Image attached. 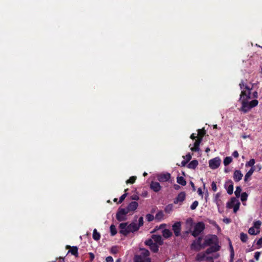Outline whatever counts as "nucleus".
<instances>
[{
    "instance_id": "obj_51",
    "label": "nucleus",
    "mask_w": 262,
    "mask_h": 262,
    "mask_svg": "<svg viewBox=\"0 0 262 262\" xmlns=\"http://www.w3.org/2000/svg\"><path fill=\"white\" fill-rule=\"evenodd\" d=\"M89 255H90V258L91 260V261L93 260V259L95 258L94 254L93 253L90 252V253H89Z\"/></svg>"
},
{
    "instance_id": "obj_38",
    "label": "nucleus",
    "mask_w": 262,
    "mask_h": 262,
    "mask_svg": "<svg viewBox=\"0 0 262 262\" xmlns=\"http://www.w3.org/2000/svg\"><path fill=\"white\" fill-rule=\"evenodd\" d=\"M199 205V203L197 201H195L193 202V203L190 206V208L191 210H194L196 209L197 206Z\"/></svg>"
},
{
    "instance_id": "obj_13",
    "label": "nucleus",
    "mask_w": 262,
    "mask_h": 262,
    "mask_svg": "<svg viewBox=\"0 0 262 262\" xmlns=\"http://www.w3.org/2000/svg\"><path fill=\"white\" fill-rule=\"evenodd\" d=\"M150 188L155 192H159L161 189V186L159 182L152 181L150 185Z\"/></svg>"
},
{
    "instance_id": "obj_56",
    "label": "nucleus",
    "mask_w": 262,
    "mask_h": 262,
    "mask_svg": "<svg viewBox=\"0 0 262 262\" xmlns=\"http://www.w3.org/2000/svg\"><path fill=\"white\" fill-rule=\"evenodd\" d=\"M253 97L254 98H257L258 97V94L256 91H255L252 94Z\"/></svg>"
},
{
    "instance_id": "obj_39",
    "label": "nucleus",
    "mask_w": 262,
    "mask_h": 262,
    "mask_svg": "<svg viewBox=\"0 0 262 262\" xmlns=\"http://www.w3.org/2000/svg\"><path fill=\"white\" fill-rule=\"evenodd\" d=\"M136 180V177L132 176L128 180H127L126 181V183L133 184L135 182Z\"/></svg>"
},
{
    "instance_id": "obj_32",
    "label": "nucleus",
    "mask_w": 262,
    "mask_h": 262,
    "mask_svg": "<svg viewBox=\"0 0 262 262\" xmlns=\"http://www.w3.org/2000/svg\"><path fill=\"white\" fill-rule=\"evenodd\" d=\"M110 232L112 236H114L117 233V230L114 225L112 224L110 226Z\"/></svg>"
},
{
    "instance_id": "obj_30",
    "label": "nucleus",
    "mask_w": 262,
    "mask_h": 262,
    "mask_svg": "<svg viewBox=\"0 0 262 262\" xmlns=\"http://www.w3.org/2000/svg\"><path fill=\"white\" fill-rule=\"evenodd\" d=\"M150 249L154 253H157L159 251L158 245L154 243L150 247Z\"/></svg>"
},
{
    "instance_id": "obj_25",
    "label": "nucleus",
    "mask_w": 262,
    "mask_h": 262,
    "mask_svg": "<svg viewBox=\"0 0 262 262\" xmlns=\"http://www.w3.org/2000/svg\"><path fill=\"white\" fill-rule=\"evenodd\" d=\"M177 182L182 186H185L186 185V181L183 177H178Z\"/></svg>"
},
{
    "instance_id": "obj_57",
    "label": "nucleus",
    "mask_w": 262,
    "mask_h": 262,
    "mask_svg": "<svg viewBox=\"0 0 262 262\" xmlns=\"http://www.w3.org/2000/svg\"><path fill=\"white\" fill-rule=\"evenodd\" d=\"M215 202L218 207H219L220 205H222V201L220 200H216V201Z\"/></svg>"
},
{
    "instance_id": "obj_28",
    "label": "nucleus",
    "mask_w": 262,
    "mask_h": 262,
    "mask_svg": "<svg viewBox=\"0 0 262 262\" xmlns=\"http://www.w3.org/2000/svg\"><path fill=\"white\" fill-rule=\"evenodd\" d=\"M141 253L140 255H142V256L145 257H148L149 255V252L148 250L145 248L141 249Z\"/></svg>"
},
{
    "instance_id": "obj_15",
    "label": "nucleus",
    "mask_w": 262,
    "mask_h": 262,
    "mask_svg": "<svg viewBox=\"0 0 262 262\" xmlns=\"http://www.w3.org/2000/svg\"><path fill=\"white\" fill-rule=\"evenodd\" d=\"M135 262H151V259L149 257H145L142 255H136Z\"/></svg>"
},
{
    "instance_id": "obj_64",
    "label": "nucleus",
    "mask_w": 262,
    "mask_h": 262,
    "mask_svg": "<svg viewBox=\"0 0 262 262\" xmlns=\"http://www.w3.org/2000/svg\"><path fill=\"white\" fill-rule=\"evenodd\" d=\"M236 262H243L241 259H238Z\"/></svg>"
},
{
    "instance_id": "obj_22",
    "label": "nucleus",
    "mask_w": 262,
    "mask_h": 262,
    "mask_svg": "<svg viewBox=\"0 0 262 262\" xmlns=\"http://www.w3.org/2000/svg\"><path fill=\"white\" fill-rule=\"evenodd\" d=\"M162 235L165 238H167L172 235V232L169 229H165L162 231Z\"/></svg>"
},
{
    "instance_id": "obj_10",
    "label": "nucleus",
    "mask_w": 262,
    "mask_h": 262,
    "mask_svg": "<svg viewBox=\"0 0 262 262\" xmlns=\"http://www.w3.org/2000/svg\"><path fill=\"white\" fill-rule=\"evenodd\" d=\"M172 230L176 236H179L180 235L181 231V224L180 222L175 223L172 226Z\"/></svg>"
},
{
    "instance_id": "obj_44",
    "label": "nucleus",
    "mask_w": 262,
    "mask_h": 262,
    "mask_svg": "<svg viewBox=\"0 0 262 262\" xmlns=\"http://www.w3.org/2000/svg\"><path fill=\"white\" fill-rule=\"evenodd\" d=\"M127 193H124L123 194H122L119 198V201L118 202V203H122L123 200L125 199V198H126V195H127Z\"/></svg>"
},
{
    "instance_id": "obj_52",
    "label": "nucleus",
    "mask_w": 262,
    "mask_h": 262,
    "mask_svg": "<svg viewBox=\"0 0 262 262\" xmlns=\"http://www.w3.org/2000/svg\"><path fill=\"white\" fill-rule=\"evenodd\" d=\"M229 247H230V253L231 252H234L233 247L232 246V243H231L230 241V242H229Z\"/></svg>"
},
{
    "instance_id": "obj_5",
    "label": "nucleus",
    "mask_w": 262,
    "mask_h": 262,
    "mask_svg": "<svg viewBox=\"0 0 262 262\" xmlns=\"http://www.w3.org/2000/svg\"><path fill=\"white\" fill-rule=\"evenodd\" d=\"M240 203L238 200L235 198H232L230 201L227 203V208L230 209L233 208V211L236 213L239 209Z\"/></svg>"
},
{
    "instance_id": "obj_4",
    "label": "nucleus",
    "mask_w": 262,
    "mask_h": 262,
    "mask_svg": "<svg viewBox=\"0 0 262 262\" xmlns=\"http://www.w3.org/2000/svg\"><path fill=\"white\" fill-rule=\"evenodd\" d=\"M205 229V224L202 222H200L196 223L194 227L193 231L192 232V235L194 237H196L204 231Z\"/></svg>"
},
{
    "instance_id": "obj_8",
    "label": "nucleus",
    "mask_w": 262,
    "mask_h": 262,
    "mask_svg": "<svg viewBox=\"0 0 262 262\" xmlns=\"http://www.w3.org/2000/svg\"><path fill=\"white\" fill-rule=\"evenodd\" d=\"M221 159L220 157H217L209 161V167L212 169L217 168L221 165Z\"/></svg>"
},
{
    "instance_id": "obj_1",
    "label": "nucleus",
    "mask_w": 262,
    "mask_h": 262,
    "mask_svg": "<svg viewBox=\"0 0 262 262\" xmlns=\"http://www.w3.org/2000/svg\"><path fill=\"white\" fill-rule=\"evenodd\" d=\"M239 85L242 90L239 98L242 103L241 111L246 113L253 107L257 106L258 101L256 99H254L249 102V100L251 99V91L252 88H250L247 84H245L243 80L241 81Z\"/></svg>"
},
{
    "instance_id": "obj_63",
    "label": "nucleus",
    "mask_w": 262,
    "mask_h": 262,
    "mask_svg": "<svg viewBox=\"0 0 262 262\" xmlns=\"http://www.w3.org/2000/svg\"><path fill=\"white\" fill-rule=\"evenodd\" d=\"M224 171H225V172L226 173H227V172H228V171H229L227 168H225V170H224Z\"/></svg>"
},
{
    "instance_id": "obj_37",
    "label": "nucleus",
    "mask_w": 262,
    "mask_h": 262,
    "mask_svg": "<svg viewBox=\"0 0 262 262\" xmlns=\"http://www.w3.org/2000/svg\"><path fill=\"white\" fill-rule=\"evenodd\" d=\"M241 200L242 202L245 201L247 200L248 194L246 192H243L240 195Z\"/></svg>"
},
{
    "instance_id": "obj_46",
    "label": "nucleus",
    "mask_w": 262,
    "mask_h": 262,
    "mask_svg": "<svg viewBox=\"0 0 262 262\" xmlns=\"http://www.w3.org/2000/svg\"><path fill=\"white\" fill-rule=\"evenodd\" d=\"M260 255V252H256L254 253V258H255L256 260H258L259 259V258Z\"/></svg>"
},
{
    "instance_id": "obj_35",
    "label": "nucleus",
    "mask_w": 262,
    "mask_h": 262,
    "mask_svg": "<svg viewBox=\"0 0 262 262\" xmlns=\"http://www.w3.org/2000/svg\"><path fill=\"white\" fill-rule=\"evenodd\" d=\"M255 163V160L254 159H251L249 161L246 163V167L250 166L251 167H254Z\"/></svg>"
},
{
    "instance_id": "obj_40",
    "label": "nucleus",
    "mask_w": 262,
    "mask_h": 262,
    "mask_svg": "<svg viewBox=\"0 0 262 262\" xmlns=\"http://www.w3.org/2000/svg\"><path fill=\"white\" fill-rule=\"evenodd\" d=\"M146 219L148 222H151L154 219V216L153 215L151 214H147L146 215Z\"/></svg>"
},
{
    "instance_id": "obj_54",
    "label": "nucleus",
    "mask_w": 262,
    "mask_h": 262,
    "mask_svg": "<svg viewBox=\"0 0 262 262\" xmlns=\"http://www.w3.org/2000/svg\"><path fill=\"white\" fill-rule=\"evenodd\" d=\"M234 256V252H231L230 253V262H233Z\"/></svg>"
},
{
    "instance_id": "obj_43",
    "label": "nucleus",
    "mask_w": 262,
    "mask_h": 262,
    "mask_svg": "<svg viewBox=\"0 0 262 262\" xmlns=\"http://www.w3.org/2000/svg\"><path fill=\"white\" fill-rule=\"evenodd\" d=\"M184 159H185L187 162H188L191 159V155L190 154H187L185 156L183 157Z\"/></svg>"
},
{
    "instance_id": "obj_41",
    "label": "nucleus",
    "mask_w": 262,
    "mask_h": 262,
    "mask_svg": "<svg viewBox=\"0 0 262 262\" xmlns=\"http://www.w3.org/2000/svg\"><path fill=\"white\" fill-rule=\"evenodd\" d=\"M205 134V130L204 129H198V135L200 136L199 138H203Z\"/></svg>"
},
{
    "instance_id": "obj_17",
    "label": "nucleus",
    "mask_w": 262,
    "mask_h": 262,
    "mask_svg": "<svg viewBox=\"0 0 262 262\" xmlns=\"http://www.w3.org/2000/svg\"><path fill=\"white\" fill-rule=\"evenodd\" d=\"M243 174L239 170H235L233 174V179L235 182H238L242 180Z\"/></svg>"
},
{
    "instance_id": "obj_50",
    "label": "nucleus",
    "mask_w": 262,
    "mask_h": 262,
    "mask_svg": "<svg viewBox=\"0 0 262 262\" xmlns=\"http://www.w3.org/2000/svg\"><path fill=\"white\" fill-rule=\"evenodd\" d=\"M131 199L133 200H138L139 199V197L137 195H133L131 196Z\"/></svg>"
},
{
    "instance_id": "obj_3",
    "label": "nucleus",
    "mask_w": 262,
    "mask_h": 262,
    "mask_svg": "<svg viewBox=\"0 0 262 262\" xmlns=\"http://www.w3.org/2000/svg\"><path fill=\"white\" fill-rule=\"evenodd\" d=\"M210 246L207 248L205 252L209 254L220 250L221 246L219 245V239L216 235L210 234L206 236L203 243L204 248L206 246Z\"/></svg>"
},
{
    "instance_id": "obj_14",
    "label": "nucleus",
    "mask_w": 262,
    "mask_h": 262,
    "mask_svg": "<svg viewBox=\"0 0 262 262\" xmlns=\"http://www.w3.org/2000/svg\"><path fill=\"white\" fill-rule=\"evenodd\" d=\"M138 207V203L137 202H132L130 203L127 207L125 208L127 211H134L137 209Z\"/></svg>"
},
{
    "instance_id": "obj_60",
    "label": "nucleus",
    "mask_w": 262,
    "mask_h": 262,
    "mask_svg": "<svg viewBox=\"0 0 262 262\" xmlns=\"http://www.w3.org/2000/svg\"><path fill=\"white\" fill-rule=\"evenodd\" d=\"M173 187L176 190H178L180 189V186L178 185L175 184L174 185Z\"/></svg>"
},
{
    "instance_id": "obj_48",
    "label": "nucleus",
    "mask_w": 262,
    "mask_h": 262,
    "mask_svg": "<svg viewBox=\"0 0 262 262\" xmlns=\"http://www.w3.org/2000/svg\"><path fill=\"white\" fill-rule=\"evenodd\" d=\"M106 262H114V260L112 256H109L106 258Z\"/></svg>"
},
{
    "instance_id": "obj_18",
    "label": "nucleus",
    "mask_w": 262,
    "mask_h": 262,
    "mask_svg": "<svg viewBox=\"0 0 262 262\" xmlns=\"http://www.w3.org/2000/svg\"><path fill=\"white\" fill-rule=\"evenodd\" d=\"M152 238L154 242H155L154 243H156L157 245H162L163 243L162 238L161 236L159 235H153L152 236Z\"/></svg>"
},
{
    "instance_id": "obj_33",
    "label": "nucleus",
    "mask_w": 262,
    "mask_h": 262,
    "mask_svg": "<svg viewBox=\"0 0 262 262\" xmlns=\"http://www.w3.org/2000/svg\"><path fill=\"white\" fill-rule=\"evenodd\" d=\"M240 239L243 242L246 243L248 239L247 234L243 232L241 233L240 234Z\"/></svg>"
},
{
    "instance_id": "obj_47",
    "label": "nucleus",
    "mask_w": 262,
    "mask_h": 262,
    "mask_svg": "<svg viewBox=\"0 0 262 262\" xmlns=\"http://www.w3.org/2000/svg\"><path fill=\"white\" fill-rule=\"evenodd\" d=\"M256 245L258 246L259 247H262V237L257 241Z\"/></svg>"
},
{
    "instance_id": "obj_36",
    "label": "nucleus",
    "mask_w": 262,
    "mask_h": 262,
    "mask_svg": "<svg viewBox=\"0 0 262 262\" xmlns=\"http://www.w3.org/2000/svg\"><path fill=\"white\" fill-rule=\"evenodd\" d=\"M173 209V205L172 204H169L167 205L165 208V211L167 213L170 212Z\"/></svg>"
},
{
    "instance_id": "obj_2",
    "label": "nucleus",
    "mask_w": 262,
    "mask_h": 262,
    "mask_svg": "<svg viewBox=\"0 0 262 262\" xmlns=\"http://www.w3.org/2000/svg\"><path fill=\"white\" fill-rule=\"evenodd\" d=\"M144 224L143 217L141 216L139 219L138 224L136 222H133L128 225L127 223H122L119 225V232L123 235H127L130 232L137 231L140 227L142 226Z\"/></svg>"
},
{
    "instance_id": "obj_12",
    "label": "nucleus",
    "mask_w": 262,
    "mask_h": 262,
    "mask_svg": "<svg viewBox=\"0 0 262 262\" xmlns=\"http://www.w3.org/2000/svg\"><path fill=\"white\" fill-rule=\"evenodd\" d=\"M170 178V174L169 173H162L158 176V180L161 182L168 181Z\"/></svg>"
},
{
    "instance_id": "obj_45",
    "label": "nucleus",
    "mask_w": 262,
    "mask_h": 262,
    "mask_svg": "<svg viewBox=\"0 0 262 262\" xmlns=\"http://www.w3.org/2000/svg\"><path fill=\"white\" fill-rule=\"evenodd\" d=\"M211 188L213 191H216L217 190L216 185L214 182H212L211 183Z\"/></svg>"
},
{
    "instance_id": "obj_58",
    "label": "nucleus",
    "mask_w": 262,
    "mask_h": 262,
    "mask_svg": "<svg viewBox=\"0 0 262 262\" xmlns=\"http://www.w3.org/2000/svg\"><path fill=\"white\" fill-rule=\"evenodd\" d=\"M198 193L200 195L203 196V192L201 188H199L198 189Z\"/></svg>"
},
{
    "instance_id": "obj_53",
    "label": "nucleus",
    "mask_w": 262,
    "mask_h": 262,
    "mask_svg": "<svg viewBox=\"0 0 262 262\" xmlns=\"http://www.w3.org/2000/svg\"><path fill=\"white\" fill-rule=\"evenodd\" d=\"M223 221L224 223H226V224H229L231 222V220L230 219H228V218H225V219H223Z\"/></svg>"
},
{
    "instance_id": "obj_20",
    "label": "nucleus",
    "mask_w": 262,
    "mask_h": 262,
    "mask_svg": "<svg viewBox=\"0 0 262 262\" xmlns=\"http://www.w3.org/2000/svg\"><path fill=\"white\" fill-rule=\"evenodd\" d=\"M198 165V161L196 160L191 161L187 165V167L189 169H194Z\"/></svg>"
},
{
    "instance_id": "obj_61",
    "label": "nucleus",
    "mask_w": 262,
    "mask_h": 262,
    "mask_svg": "<svg viewBox=\"0 0 262 262\" xmlns=\"http://www.w3.org/2000/svg\"><path fill=\"white\" fill-rule=\"evenodd\" d=\"M196 138V136H195V134H192L190 136V138L192 140H194L195 139V138Z\"/></svg>"
},
{
    "instance_id": "obj_42",
    "label": "nucleus",
    "mask_w": 262,
    "mask_h": 262,
    "mask_svg": "<svg viewBox=\"0 0 262 262\" xmlns=\"http://www.w3.org/2000/svg\"><path fill=\"white\" fill-rule=\"evenodd\" d=\"M145 244L146 245L149 246L150 247L151 245H152L154 244V241L152 238V239H149L146 241L145 242Z\"/></svg>"
},
{
    "instance_id": "obj_9",
    "label": "nucleus",
    "mask_w": 262,
    "mask_h": 262,
    "mask_svg": "<svg viewBox=\"0 0 262 262\" xmlns=\"http://www.w3.org/2000/svg\"><path fill=\"white\" fill-rule=\"evenodd\" d=\"M186 193L185 192H181L178 194L177 196L174 200L173 203L175 204H181L185 200Z\"/></svg>"
},
{
    "instance_id": "obj_27",
    "label": "nucleus",
    "mask_w": 262,
    "mask_h": 262,
    "mask_svg": "<svg viewBox=\"0 0 262 262\" xmlns=\"http://www.w3.org/2000/svg\"><path fill=\"white\" fill-rule=\"evenodd\" d=\"M248 233L251 235H256L259 233V230H256L253 226L248 230Z\"/></svg>"
},
{
    "instance_id": "obj_55",
    "label": "nucleus",
    "mask_w": 262,
    "mask_h": 262,
    "mask_svg": "<svg viewBox=\"0 0 262 262\" xmlns=\"http://www.w3.org/2000/svg\"><path fill=\"white\" fill-rule=\"evenodd\" d=\"M220 196V194L219 193H216L215 196L214 202H216V200H219Z\"/></svg>"
},
{
    "instance_id": "obj_21",
    "label": "nucleus",
    "mask_w": 262,
    "mask_h": 262,
    "mask_svg": "<svg viewBox=\"0 0 262 262\" xmlns=\"http://www.w3.org/2000/svg\"><path fill=\"white\" fill-rule=\"evenodd\" d=\"M255 170L254 167H251V169L246 173L244 177V181H247L248 179L252 176Z\"/></svg>"
},
{
    "instance_id": "obj_49",
    "label": "nucleus",
    "mask_w": 262,
    "mask_h": 262,
    "mask_svg": "<svg viewBox=\"0 0 262 262\" xmlns=\"http://www.w3.org/2000/svg\"><path fill=\"white\" fill-rule=\"evenodd\" d=\"M232 156L235 158H238L239 156L238 151L237 150H235L234 151H233V152L232 153Z\"/></svg>"
},
{
    "instance_id": "obj_26",
    "label": "nucleus",
    "mask_w": 262,
    "mask_h": 262,
    "mask_svg": "<svg viewBox=\"0 0 262 262\" xmlns=\"http://www.w3.org/2000/svg\"><path fill=\"white\" fill-rule=\"evenodd\" d=\"M93 238L94 240L97 241L99 240L100 238V234L97 232L96 229L93 230Z\"/></svg>"
},
{
    "instance_id": "obj_19",
    "label": "nucleus",
    "mask_w": 262,
    "mask_h": 262,
    "mask_svg": "<svg viewBox=\"0 0 262 262\" xmlns=\"http://www.w3.org/2000/svg\"><path fill=\"white\" fill-rule=\"evenodd\" d=\"M206 254V252L198 253L196 256V260L198 261H202L205 260Z\"/></svg>"
},
{
    "instance_id": "obj_29",
    "label": "nucleus",
    "mask_w": 262,
    "mask_h": 262,
    "mask_svg": "<svg viewBox=\"0 0 262 262\" xmlns=\"http://www.w3.org/2000/svg\"><path fill=\"white\" fill-rule=\"evenodd\" d=\"M232 161V158L231 157H227L224 160V164L225 166L228 165Z\"/></svg>"
},
{
    "instance_id": "obj_23",
    "label": "nucleus",
    "mask_w": 262,
    "mask_h": 262,
    "mask_svg": "<svg viewBox=\"0 0 262 262\" xmlns=\"http://www.w3.org/2000/svg\"><path fill=\"white\" fill-rule=\"evenodd\" d=\"M164 216V214L162 211H158L155 216V220L158 221H161L163 219Z\"/></svg>"
},
{
    "instance_id": "obj_59",
    "label": "nucleus",
    "mask_w": 262,
    "mask_h": 262,
    "mask_svg": "<svg viewBox=\"0 0 262 262\" xmlns=\"http://www.w3.org/2000/svg\"><path fill=\"white\" fill-rule=\"evenodd\" d=\"M187 163H188L187 161H186V160H183L181 162V166H185L187 164Z\"/></svg>"
},
{
    "instance_id": "obj_31",
    "label": "nucleus",
    "mask_w": 262,
    "mask_h": 262,
    "mask_svg": "<svg viewBox=\"0 0 262 262\" xmlns=\"http://www.w3.org/2000/svg\"><path fill=\"white\" fill-rule=\"evenodd\" d=\"M261 225V222L260 221H256L253 222V227H254L256 230H259V228Z\"/></svg>"
},
{
    "instance_id": "obj_7",
    "label": "nucleus",
    "mask_w": 262,
    "mask_h": 262,
    "mask_svg": "<svg viewBox=\"0 0 262 262\" xmlns=\"http://www.w3.org/2000/svg\"><path fill=\"white\" fill-rule=\"evenodd\" d=\"M128 213L125 208H119L116 213V219L119 221H125L127 219L126 214Z\"/></svg>"
},
{
    "instance_id": "obj_11",
    "label": "nucleus",
    "mask_w": 262,
    "mask_h": 262,
    "mask_svg": "<svg viewBox=\"0 0 262 262\" xmlns=\"http://www.w3.org/2000/svg\"><path fill=\"white\" fill-rule=\"evenodd\" d=\"M225 187L227 190V193L231 195L233 192V183L231 180H228L225 184Z\"/></svg>"
},
{
    "instance_id": "obj_6",
    "label": "nucleus",
    "mask_w": 262,
    "mask_h": 262,
    "mask_svg": "<svg viewBox=\"0 0 262 262\" xmlns=\"http://www.w3.org/2000/svg\"><path fill=\"white\" fill-rule=\"evenodd\" d=\"M202 239V237L200 236L196 240L193 241L191 245V249L196 251H199L202 249H204V246H203V243L201 244Z\"/></svg>"
},
{
    "instance_id": "obj_34",
    "label": "nucleus",
    "mask_w": 262,
    "mask_h": 262,
    "mask_svg": "<svg viewBox=\"0 0 262 262\" xmlns=\"http://www.w3.org/2000/svg\"><path fill=\"white\" fill-rule=\"evenodd\" d=\"M241 191L242 188L240 186H237L236 187V190L234 192V193L237 198H239L240 196Z\"/></svg>"
},
{
    "instance_id": "obj_16",
    "label": "nucleus",
    "mask_w": 262,
    "mask_h": 262,
    "mask_svg": "<svg viewBox=\"0 0 262 262\" xmlns=\"http://www.w3.org/2000/svg\"><path fill=\"white\" fill-rule=\"evenodd\" d=\"M202 141V138H199L197 140H195L193 144L194 146L190 148L191 150L198 151L200 150L199 146Z\"/></svg>"
},
{
    "instance_id": "obj_62",
    "label": "nucleus",
    "mask_w": 262,
    "mask_h": 262,
    "mask_svg": "<svg viewBox=\"0 0 262 262\" xmlns=\"http://www.w3.org/2000/svg\"><path fill=\"white\" fill-rule=\"evenodd\" d=\"M212 259V257L211 256H206L205 258V260H210Z\"/></svg>"
},
{
    "instance_id": "obj_24",
    "label": "nucleus",
    "mask_w": 262,
    "mask_h": 262,
    "mask_svg": "<svg viewBox=\"0 0 262 262\" xmlns=\"http://www.w3.org/2000/svg\"><path fill=\"white\" fill-rule=\"evenodd\" d=\"M71 253L72 255L75 256L76 257L78 256V248L76 246H73L71 249L68 251V253Z\"/></svg>"
}]
</instances>
